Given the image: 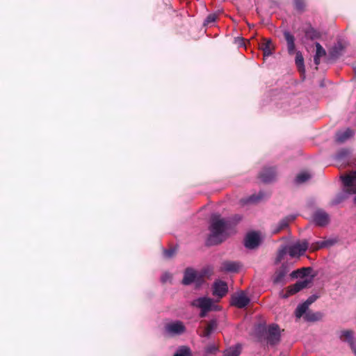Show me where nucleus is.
I'll list each match as a JSON object with an SVG mask.
<instances>
[{
    "label": "nucleus",
    "mask_w": 356,
    "mask_h": 356,
    "mask_svg": "<svg viewBox=\"0 0 356 356\" xmlns=\"http://www.w3.org/2000/svg\"><path fill=\"white\" fill-rule=\"evenodd\" d=\"M354 72H355V73L356 74V66L354 67Z\"/></svg>",
    "instance_id": "a18cd8bd"
},
{
    "label": "nucleus",
    "mask_w": 356,
    "mask_h": 356,
    "mask_svg": "<svg viewBox=\"0 0 356 356\" xmlns=\"http://www.w3.org/2000/svg\"><path fill=\"white\" fill-rule=\"evenodd\" d=\"M264 197V193L260 192L258 195H253L249 197L246 202L247 203H256Z\"/></svg>",
    "instance_id": "c756f323"
},
{
    "label": "nucleus",
    "mask_w": 356,
    "mask_h": 356,
    "mask_svg": "<svg viewBox=\"0 0 356 356\" xmlns=\"http://www.w3.org/2000/svg\"><path fill=\"white\" fill-rule=\"evenodd\" d=\"M316 54L315 56H317V57H323L326 54L325 50L323 49V47L321 45L320 43L316 42Z\"/></svg>",
    "instance_id": "2f4dec72"
},
{
    "label": "nucleus",
    "mask_w": 356,
    "mask_h": 356,
    "mask_svg": "<svg viewBox=\"0 0 356 356\" xmlns=\"http://www.w3.org/2000/svg\"><path fill=\"white\" fill-rule=\"evenodd\" d=\"M311 177L312 175L309 172H302L296 176L295 181L296 184H302L309 180Z\"/></svg>",
    "instance_id": "393cba45"
},
{
    "label": "nucleus",
    "mask_w": 356,
    "mask_h": 356,
    "mask_svg": "<svg viewBox=\"0 0 356 356\" xmlns=\"http://www.w3.org/2000/svg\"><path fill=\"white\" fill-rule=\"evenodd\" d=\"M308 309H309V307L305 302L298 305L295 311V315H296V318H300L304 314L305 315L306 313H307Z\"/></svg>",
    "instance_id": "5701e85b"
},
{
    "label": "nucleus",
    "mask_w": 356,
    "mask_h": 356,
    "mask_svg": "<svg viewBox=\"0 0 356 356\" xmlns=\"http://www.w3.org/2000/svg\"><path fill=\"white\" fill-rule=\"evenodd\" d=\"M308 243L307 241L302 242H296L291 245H284L278 251L277 256V262H280L284 256L288 252L291 257H298L303 255L308 248Z\"/></svg>",
    "instance_id": "f03ea898"
},
{
    "label": "nucleus",
    "mask_w": 356,
    "mask_h": 356,
    "mask_svg": "<svg viewBox=\"0 0 356 356\" xmlns=\"http://www.w3.org/2000/svg\"><path fill=\"white\" fill-rule=\"evenodd\" d=\"M344 50V47L341 42H337L335 44L332 49L330 50V57L332 59H337L341 55H342Z\"/></svg>",
    "instance_id": "4468645a"
},
{
    "label": "nucleus",
    "mask_w": 356,
    "mask_h": 356,
    "mask_svg": "<svg viewBox=\"0 0 356 356\" xmlns=\"http://www.w3.org/2000/svg\"><path fill=\"white\" fill-rule=\"evenodd\" d=\"M191 305L201 309L200 316L204 317L208 312L211 310L213 300L211 298L207 297L198 298L193 300Z\"/></svg>",
    "instance_id": "39448f33"
},
{
    "label": "nucleus",
    "mask_w": 356,
    "mask_h": 356,
    "mask_svg": "<svg viewBox=\"0 0 356 356\" xmlns=\"http://www.w3.org/2000/svg\"><path fill=\"white\" fill-rule=\"evenodd\" d=\"M281 230L282 229L279 227V226L277 224L273 228L272 232H273V234H277V233L280 232Z\"/></svg>",
    "instance_id": "ea45409f"
},
{
    "label": "nucleus",
    "mask_w": 356,
    "mask_h": 356,
    "mask_svg": "<svg viewBox=\"0 0 356 356\" xmlns=\"http://www.w3.org/2000/svg\"><path fill=\"white\" fill-rule=\"evenodd\" d=\"M241 346L237 344L227 348L223 352V356H239L241 354Z\"/></svg>",
    "instance_id": "a211bd4d"
},
{
    "label": "nucleus",
    "mask_w": 356,
    "mask_h": 356,
    "mask_svg": "<svg viewBox=\"0 0 356 356\" xmlns=\"http://www.w3.org/2000/svg\"><path fill=\"white\" fill-rule=\"evenodd\" d=\"M213 268L211 266L204 267L200 271H198L199 277L202 280L204 277H210L213 274Z\"/></svg>",
    "instance_id": "b1692460"
},
{
    "label": "nucleus",
    "mask_w": 356,
    "mask_h": 356,
    "mask_svg": "<svg viewBox=\"0 0 356 356\" xmlns=\"http://www.w3.org/2000/svg\"><path fill=\"white\" fill-rule=\"evenodd\" d=\"M294 219H295V216H293L286 217L284 219L281 220L277 223V225L282 230V229L286 228L289 225V222L290 221L293 220Z\"/></svg>",
    "instance_id": "cd10ccee"
},
{
    "label": "nucleus",
    "mask_w": 356,
    "mask_h": 356,
    "mask_svg": "<svg viewBox=\"0 0 356 356\" xmlns=\"http://www.w3.org/2000/svg\"><path fill=\"white\" fill-rule=\"evenodd\" d=\"M218 351V347L215 344L209 345L206 349L205 352L207 354H213Z\"/></svg>",
    "instance_id": "f704fd0d"
},
{
    "label": "nucleus",
    "mask_w": 356,
    "mask_h": 356,
    "mask_svg": "<svg viewBox=\"0 0 356 356\" xmlns=\"http://www.w3.org/2000/svg\"><path fill=\"white\" fill-rule=\"evenodd\" d=\"M261 49L264 52V56H269L273 54V44L270 40H267L265 43H264L261 46Z\"/></svg>",
    "instance_id": "412c9836"
},
{
    "label": "nucleus",
    "mask_w": 356,
    "mask_h": 356,
    "mask_svg": "<svg viewBox=\"0 0 356 356\" xmlns=\"http://www.w3.org/2000/svg\"><path fill=\"white\" fill-rule=\"evenodd\" d=\"M195 281H201L200 277H199L198 271L191 268H186L184 272L182 283L184 285H189Z\"/></svg>",
    "instance_id": "6e6552de"
},
{
    "label": "nucleus",
    "mask_w": 356,
    "mask_h": 356,
    "mask_svg": "<svg viewBox=\"0 0 356 356\" xmlns=\"http://www.w3.org/2000/svg\"><path fill=\"white\" fill-rule=\"evenodd\" d=\"M261 237L258 232H251L246 234L244 238V245L248 249H254L257 248L261 243Z\"/></svg>",
    "instance_id": "423d86ee"
},
{
    "label": "nucleus",
    "mask_w": 356,
    "mask_h": 356,
    "mask_svg": "<svg viewBox=\"0 0 356 356\" xmlns=\"http://www.w3.org/2000/svg\"><path fill=\"white\" fill-rule=\"evenodd\" d=\"M240 267L241 266L238 262L225 261L222 264L220 270L228 273H236L239 270Z\"/></svg>",
    "instance_id": "ddd939ff"
},
{
    "label": "nucleus",
    "mask_w": 356,
    "mask_h": 356,
    "mask_svg": "<svg viewBox=\"0 0 356 356\" xmlns=\"http://www.w3.org/2000/svg\"><path fill=\"white\" fill-rule=\"evenodd\" d=\"M339 337L341 340L348 342L350 346L354 343L353 333L350 330L341 331Z\"/></svg>",
    "instance_id": "aec40b11"
},
{
    "label": "nucleus",
    "mask_w": 356,
    "mask_h": 356,
    "mask_svg": "<svg viewBox=\"0 0 356 356\" xmlns=\"http://www.w3.org/2000/svg\"><path fill=\"white\" fill-rule=\"evenodd\" d=\"M309 268H301L294 270L291 273V276L293 278L304 277L308 275Z\"/></svg>",
    "instance_id": "bb28decb"
},
{
    "label": "nucleus",
    "mask_w": 356,
    "mask_h": 356,
    "mask_svg": "<svg viewBox=\"0 0 356 356\" xmlns=\"http://www.w3.org/2000/svg\"><path fill=\"white\" fill-rule=\"evenodd\" d=\"M216 18H217V16L216 14H210L206 18L204 23L207 24L213 23L216 20Z\"/></svg>",
    "instance_id": "e433bc0d"
},
{
    "label": "nucleus",
    "mask_w": 356,
    "mask_h": 356,
    "mask_svg": "<svg viewBox=\"0 0 356 356\" xmlns=\"http://www.w3.org/2000/svg\"><path fill=\"white\" fill-rule=\"evenodd\" d=\"M265 338L267 343L270 346L276 345L280 340V331L276 324L270 325L265 332Z\"/></svg>",
    "instance_id": "20e7f679"
},
{
    "label": "nucleus",
    "mask_w": 356,
    "mask_h": 356,
    "mask_svg": "<svg viewBox=\"0 0 356 356\" xmlns=\"http://www.w3.org/2000/svg\"><path fill=\"white\" fill-rule=\"evenodd\" d=\"M228 291V286L225 282L217 280L213 285V294L218 298H222Z\"/></svg>",
    "instance_id": "9d476101"
},
{
    "label": "nucleus",
    "mask_w": 356,
    "mask_h": 356,
    "mask_svg": "<svg viewBox=\"0 0 356 356\" xmlns=\"http://www.w3.org/2000/svg\"><path fill=\"white\" fill-rule=\"evenodd\" d=\"M311 278H306L305 280L298 281L296 284L289 287L287 291L288 294H295L296 293L300 291V290L306 288L308 286V284L311 282Z\"/></svg>",
    "instance_id": "9b49d317"
},
{
    "label": "nucleus",
    "mask_w": 356,
    "mask_h": 356,
    "mask_svg": "<svg viewBox=\"0 0 356 356\" xmlns=\"http://www.w3.org/2000/svg\"><path fill=\"white\" fill-rule=\"evenodd\" d=\"M216 326L217 323L215 320L210 321L207 327L204 328L201 333H200V336L201 337L209 338L216 329Z\"/></svg>",
    "instance_id": "dca6fc26"
},
{
    "label": "nucleus",
    "mask_w": 356,
    "mask_h": 356,
    "mask_svg": "<svg viewBox=\"0 0 356 356\" xmlns=\"http://www.w3.org/2000/svg\"><path fill=\"white\" fill-rule=\"evenodd\" d=\"M353 135V131L350 129H347L343 131H339L336 135V140L339 143H343Z\"/></svg>",
    "instance_id": "f3484780"
},
{
    "label": "nucleus",
    "mask_w": 356,
    "mask_h": 356,
    "mask_svg": "<svg viewBox=\"0 0 356 356\" xmlns=\"http://www.w3.org/2000/svg\"><path fill=\"white\" fill-rule=\"evenodd\" d=\"M325 245V241H321V242H318L317 243V247L316 248H323ZM316 248V247L314 248Z\"/></svg>",
    "instance_id": "a19ab883"
},
{
    "label": "nucleus",
    "mask_w": 356,
    "mask_h": 356,
    "mask_svg": "<svg viewBox=\"0 0 356 356\" xmlns=\"http://www.w3.org/2000/svg\"><path fill=\"white\" fill-rule=\"evenodd\" d=\"M164 331L169 336H178L186 332V327L183 322L180 321H174L167 323L165 325Z\"/></svg>",
    "instance_id": "7ed1b4c3"
},
{
    "label": "nucleus",
    "mask_w": 356,
    "mask_h": 356,
    "mask_svg": "<svg viewBox=\"0 0 356 356\" xmlns=\"http://www.w3.org/2000/svg\"><path fill=\"white\" fill-rule=\"evenodd\" d=\"M276 176V172L273 168H268L264 169L260 173L259 178L264 183H270L273 181Z\"/></svg>",
    "instance_id": "f8f14e48"
},
{
    "label": "nucleus",
    "mask_w": 356,
    "mask_h": 356,
    "mask_svg": "<svg viewBox=\"0 0 356 356\" xmlns=\"http://www.w3.org/2000/svg\"><path fill=\"white\" fill-rule=\"evenodd\" d=\"M346 193H340L336 196V197L332 200V204L337 205L342 202L346 198Z\"/></svg>",
    "instance_id": "7c9ffc66"
},
{
    "label": "nucleus",
    "mask_w": 356,
    "mask_h": 356,
    "mask_svg": "<svg viewBox=\"0 0 356 356\" xmlns=\"http://www.w3.org/2000/svg\"><path fill=\"white\" fill-rule=\"evenodd\" d=\"M284 38L287 42V49L288 52L290 55H292L295 53V38L292 34L289 31H284Z\"/></svg>",
    "instance_id": "2eb2a0df"
},
{
    "label": "nucleus",
    "mask_w": 356,
    "mask_h": 356,
    "mask_svg": "<svg viewBox=\"0 0 356 356\" xmlns=\"http://www.w3.org/2000/svg\"><path fill=\"white\" fill-rule=\"evenodd\" d=\"M241 220L239 215L223 218L219 214H212L209 227L210 234L207 240V245H214L224 241L227 237L229 230Z\"/></svg>",
    "instance_id": "f257e3e1"
},
{
    "label": "nucleus",
    "mask_w": 356,
    "mask_h": 356,
    "mask_svg": "<svg viewBox=\"0 0 356 356\" xmlns=\"http://www.w3.org/2000/svg\"><path fill=\"white\" fill-rule=\"evenodd\" d=\"M320 58H321V57H317V56H314V63H315V64L316 65H319V63H320Z\"/></svg>",
    "instance_id": "79ce46f5"
},
{
    "label": "nucleus",
    "mask_w": 356,
    "mask_h": 356,
    "mask_svg": "<svg viewBox=\"0 0 356 356\" xmlns=\"http://www.w3.org/2000/svg\"><path fill=\"white\" fill-rule=\"evenodd\" d=\"M285 275H286V272L284 270H280L278 273H277V274L274 278V282L275 283L281 282L283 280Z\"/></svg>",
    "instance_id": "72a5a7b5"
},
{
    "label": "nucleus",
    "mask_w": 356,
    "mask_h": 356,
    "mask_svg": "<svg viewBox=\"0 0 356 356\" xmlns=\"http://www.w3.org/2000/svg\"><path fill=\"white\" fill-rule=\"evenodd\" d=\"M322 318V314L321 312H307L306 314L304 316V318L307 321H317L321 320Z\"/></svg>",
    "instance_id": "4be33fe9"
},
{
    "label": "nucleus",
    "mask_w": 356,
    "mask_h": 356,
    "mask_svg": "<svg viewBox=\"0 0 356 356\" xmlns=\"http://www.w3.org/2000/svg\"><path fill=\"white\" fill-rule=\"evenodd\" d=\"M296 8L302 11L305 6V0H293Z\"/></svg>",
    "instance_id": "473e14b6"
},
{
    "label": "nucleus",
    "mask_w": 356,
    "mask_h": 356,
    "mask_svg": "<svg viewBox=\"0 0 356 356\" xmlns=\"http://www.w3.org/2000/svg\"><path fill=\"white\" fill-rule=\"evenodd\" d=\"M349 153L348 149H342L334 155V159L339 162L343 161L348 158Z\"/></svg>",
    "instance_id": "a878e982"
},
{
    "label": "nucleus",
    "mask_w": 356,
    "mask_h": 356,
    "mask_svg": "<svg viewBox=\"0 0 356 356\" xmlns=\"http://www.w3.org/2000/svg\"><path fill=\"white\" fill-rule=\"evenodd\" d=\"M175 254V249H169V250H163V256L166 259H170Z\"/></svg>",
    "instance_id": "c9c22d12"
},
{
    "label": "nucleus",
    "mask_w": 356,
    "mask_h": 356,
    "mask_svg": "<svg viewBox=\"0 0 356 356\" xmlns=\"http://www.w3.org/2000/svg\"><path fill=\"white\" fill-rule=\"evenodd\" d=\"M350 347H351V349L353 350L355 355L356 356V344H355L353 343V344L350 345Z\"/></svg>",
    "instance_id": "37998d69"
},
{
    "label": "nucleus",
    "mask_w": 356,
    "mask_h": 356,
    "mask_svg": "<svg viewBox=\"0 0 356 356\" xmlns=\"http://www.w3.org/2000/svg\"><path fill=\"white\" fill-rule=\"evenodd\" d=\"M316 298L317 297L316 296H311L304 302L307 304L308 307H309V305L312 304L316 300Z\"/></svg>",
    "instance_id": "58836bf2"
},
{
    "label": "nucleus",
    "mask_w": 356,
    "mask_h": 356,
    "mask_svg": "<svg viewBox=\"0 0 356 356\" xmlns=\"http://www.w3.org/2000/svg\"><path fill=\"white\" fill-rule=\"evenodd\" d=\"M250 302V298L243 291L234 294L232 296V305L238 308H243Z\"/></svg>",
    "instance_id": "0eeeda50"
},
{
    "label": "nucleus",
    "mask_w": 356,
    "mask_h": 356,
    "mask_svg": "<svg viewBox=\"0 0 356 356\" xmlns=\"http://www.w3.org/2000/svg\"><path fill=\"white\" fill-rule=\"evenodd\" d=\"M171 277L172 276L169 273H165L162 275L161 280L162 282L165 283L170 281L171 280Z\"/></svg>",
    "instance_id": "4c0bfd02"
},
{
    "label": "nucleus",
    "mask_w": 356,
    "mask_h": 356,
    "mask_svg": "<svg viewBox=\"0 0 356 356\" xmlns=\"http://www.w3.org/2000/svg\"><path fill=\"white\" fill-rule=\"evenodd\" d=\"M296 65L298 69V71L302 74L305 73V65H304V58L300 51H297L296 53V59H295Z\"/></svg>",
    "instance_id": "6ab92c4d"
},
{
    "label": "nucleus",
    "mask_w": 356,
    "mask_h": 356,
    "mask_svg": "<svg viewBox=\"0 0 356 356\" xmlns=\"http://www.w3.org/2000/svg\"><path fill=\"white\" fill-rule=\"evenodd\" d=\"M311 31H312V33H313V34L311 35V38H312V39H314V38H316V37H317V34H316V31H315L314 30H313V29H311Z\"/></svg>",
    "instance_id": "c03bdc74"
},
{
    "label": "nucleus",
    "mask_w": 356,
    "mask_h": 356,
    "mask_svg": "<svg viewBox=\"0 0 356 356\" xmlns=\"http://www.w3.org/2000/svg\"><path fill=\"white\" fill-rule=\"evenodd\" d=\"M314 222L318 226H325L330 221L329 215L323 210H317L313 215Z\"/></svg>",
    "instance_id": "1a4fd4ad"
},
{
    "label": "nucleus",
    "mask_w": 356,
    "mask_h": 356,
    "mask_svg": "<svg viewBox=\"0 0 356 356\" xmlns=\"http://www.w3.org/2000/svg\"><path fill=\"white\" fill-rule=\"evenodd\" d=\"M190 355L191 349L186 346H182L174 356H189Z\"/></svg>",
    "instance_id": "c85d7f7f"
}]
</instances>
